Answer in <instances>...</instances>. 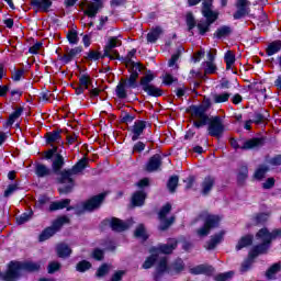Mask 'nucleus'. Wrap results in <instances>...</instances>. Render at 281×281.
I'll use <instances>...</instances> for the list:
<instances>
[{
  "mask_svg": "<svg viewBox=\"0 0 281 281\" xmlns=\"http://www.w3.org/2000/svg\"><path fill=\"white\" fill-rule=\"evenodd\" d=\"M91 85H92V80L89 74H83L79 76V83L76 87H72V89H75V94L77 95L83 94V91L89 90V87Z\"/></svg>",
  "mask_w": 281,
  "mask_h": 281,
  "instance_id": "6ab92c4d",
  "label": "nucleus"
},
{
  "mask_svg": "<svg viewBox=\"0 0 281 281\" xmlns=\"http://www.w3.org/2000/svg\"><path fill=\"white\" fill-rule=\"evenodd\" d=\"M18 190H20V184L12 183V184L8 186V188L5 189V192L3 193V196L8 198V196L12 195V193H14Z\"/></svg>",
  "mask_w": 281,
  "mask_h": 281,
  "instance_id": "69168bd1",
  "label": "nucleus"
},
{
  "mask_svg": "<svg viewBox=\"0 0 281 281\" xmlns=\"http://www.w3.org/2000/svg\"><path fill=\"white\" fill-rule=\"evenodd\" d=\"M189 273L193 276H206L212 277L214 273V267L210 265H198L189 270Z\"/></svg>",
  "mask_w": 281,
  "mask_h": 281,
  "instance_id": "5701e85b",
  "label": "nucleus"
},
{
  "mask_svg": "<svg viewBox=\"0 0 281 281\" xmlns=\"http://www.w3.org/2000/svg\"><path fill=\"white\" fill-rule=\"evenodd\" d=\"M279 52H281V40L271 41V43H269V45H267V48L265 49L267 57L277 55L279 54Z\"/></svg>",
  "mask_w": 281,
  "mask_h": 281,
  "instance_id": "2f4dec72",
  "label": "nucleus"
},
{
  "mask_svg": "<svg viewBox=\"0 0 281 281\" xmlns=\"http://www.w3.org/2000/svg\"><path fill=\"white\" fill-rule=\"evenodd\" d=\"M61 265L57 261L48 262V274H54L57 271H60Z\"/></svg>",
  "mask_w": 281,
  "mask_h": 281,
  "instance_id": "0e129e2a",
  "label": "nucleus"
},
{
  "mask_svg": "<svg viewBox=\"0 0 281 281\" xmlns=\"http://www.w3.org/2000/svg\"><path fill=\"white\" fill-rule=\"evenodd\" d=\"M82 52V46H76L74 48L65 47V54H60L57 50H55V54L57 55V61H60V64L65 66L78 59Z\"/></svg>",
  "mask_w": 281,
  "mask_h": 281,
  "instance_id": "9d476101",
  "label": "nucleus"
},
{
  "mask_svg": "<svg viewBox=\"0 0 281 281\" xmlns=\"http://www.w3.org/2000/svg\"><path fill=\"white\" fill-rule=\"evenodd\" d=\"M222 217L216 214H205L203 226L198 228L196 234L200 237H207L212 229L220 228Z\"/></svg>",
  "mask_w": 281,
  "mask_h": 281,
  "instance_id": "39448f33",
  "label": "nucleus"
},
{
  "mask_svg": "<svg viewBox=\"0 0 281 281\" xmlns=\"http://www.w3.org/2000/svg\"><path fill=\"white\" fill-rule=\"evenodd\" d=\"M55 250L57 254V258L66 259L69 258V256L71 255V248H69V246H67L66 244L57 245Z\"/></svg>",
  "mask_w": 281,
  "mask_h": 281,
  "instance_id": "4c0bfd02",
  "label": "nucleus"
},
{
  "mask_svg": "<svg viewBox=\"0 0 281 281\" xmlns=\"http://www.w3.org/2000/svg\"><path fill=\"white\" fill-rule=\"evenodd\" d=\"M160 167H162V157L159 154H155L148 158L145 170L146 172H156Z\"/></svg>",
  "mask_w": 281,
  "mask_h": 281,
  "instance_id": "aec40b11",
  "label": "nucleus"
},
{
  "mask_svg": "<svg viewBox=\"0 0 281 281\" xmlns=\"http://www.w3.org/2000/svg\"><path fill=\"white\" fill-rule=\"evenodd\" d=\"M159 35H162V29L159 26H155L148 34L146 35V40L148 44H155L159 38Z\"/></svg>",
  "mask_w": 281,
  "mask_h": 281,
  "instance_id": "58836bf2",
  "label": "nucleus"
},
{
  "mask_svg": "<svg viewBox=\"0 0 281 281\" xmlns=\"http://www.w3.org/2000/svg\"><path fill=\"white\" fill-rule=\"evenodd\" d=\"M126 274L124 270L116 271L112 273V277L110 278V281H122V278Z\"/></svg>",
  "mask_w": 281,
  "mask_h": 281,
  "instance_id": "774afa93",
  "label": "nucleus"
},
{
  "mask_svg": "<svg viewBox=\"0 0 281 281\" xmlns=\"http://www.w3.org/2000/svg\"><path fill=\"white\" fill-rule=\"evenodd\" d=\"M105 57H110V50H103V53H100L95 49H90L89 52H86L83 60L88 63H95L100 59H105Z\"/></svg>",
  "mask_w": 281,
  "mask_h": 281,
  "instance_id": "4be33fe9",
  "label": "nucleus"
},
{
  "mask_svg": "<svg viewBox=\"0 0 281 281\" xmlns=\"http://www.w3.org/2000/svg\"><path fill=\"white\" fill-rule=\"evenodd\" d=\"M29 5H32L35 10H38L44 13H48L50 10V7H53L52 0H32Z\"/></svg>",
  "mask_w": 281,
  "mask_h": 281,
  "instance_id": "393cba45",
  "label": "nucleus"
},
{
  "mask_svg": "<svg viewBox=\"0 0 281 281\" xmlns=\"http://www.w3.org/2000/svg\"><path fill=\"white\" fill-rule=\"evenodd\" d=\"M147 198H148V194L146 193V191L138 190L134 192V194L132 195V206L134 207L143 206L144 204H146Z\"/></svg>",
  "mask_w": 281,
  "mask_h": 281,
  "instance_id": "bb28decb",
  "label": "nucleus"
},
{
  "mask_svg": "<svg viewBox=\"0 0 281 281\" xmlns=\"http://www.w3.org/2000/svg\"><path fill=\"white\" fill-rule=\"evenodd\" d=\"M110 227L114 233H123L128 229V225L117 217L105 218L100 222V228Z\"/></svg>",
  "mask_w": 281,
  "mask_h": 281,
  "instance_id": "9b49d317",
  "label": "nucleus"
},
{
  "mask_svg": "<svg viewBox=\"0 0 281 281\" xmlns=\"http://www.w3.org/2000/svg\"><path fill=\"white\" fill-rule=\"evenodd\" d=\"M34 175L41 179L50 177L52 175H55V172H53V168H48L43 164H36L34 167Z\"/></svg>",
  "mask_w": 281,
  "mask_h": 281,
  "instance_id": "c85d7f7f",
  "label": "nucleus"
},
{
  "mask_svg": "<svg viewBox=\"0 0 281 281\" xmlns=\"http://www.w3.org/2000/svg\"><path fill=\"white\" fill-rule=\"evenodd\" d=\"M268 171H269V167H267L266 165H261L259 166V168L255 170L254 177L257 181H260L265 179V175H267Z\"/></svg>",
  "mask_w": 281,
  "mask_h": 281,
  "instance_id": "864d4df0",
  "label": "nucleus"
},
{
  "mask_svg": "<svg viewBox=\"0 0 281 281\" xmlns=\"http://www.w3.org/2000/svg\"><path fill=\"white\" fill-rule=\"evenodd\" d=\"M234 278V271H228L214 276V281H228Z\"/></svg>",
  "mask_w": 281,
  "mask_h": 281,
  "instance_id": "680f3d73",
  "label": "nucleus"
},
{
  "mask_svg": "<svg viewBox=\"0 0 281 281\" xmlns=\"http://www.w3.org/2000/svg\"><path fill=\"white\" fill-rule=\"evenodd\" d=\"M148 125L149 124L146 121H135L134 125L132 126V142H137L140 139L143 131H146Z\"/></svg>",
  "mask_w": 281,
  "mask_h": 281,
  "instance_id": "412c9836",
  "label": "nucleus"
},
{
  "mask_svg": "<svg viewBox=\"0 0 281 281\" xmlns=\"http://www.w3.org/2000/svg\"><path fill=\"white\" fill-rule=\"evenodd\" d=\"M61 134H63L61 128L53 130L46 133V135H44V139H46V145L60 143L63 140Z\"/></svg>",
  "mask_w": 281,
  "mask_h": 281,
  "instance_id": "a878e982",
  "label": "nucleus"
},
{
  "mask_svg": "<svg viewBox=\"0 0 281 281\" xmlns=\"http://www.w3.org/2000/svg\"><path fill=\"white\" fill-rule=\"evenodd\" d=\"M65 224H69V218L67 216H60L53 221L50 226L44 229L60 231Z\"/></svg>",
  "mask_w": 281,
  "mask_h": 281,
  "instance_id": "e433bc0d",
  "label": "nucleus"
},
{
  "mask_svg": "<svg viewBox=\"0 0 281 281\" xmlns=\"http://www.w3.org/2000/svg\"><path fill=\"white\" fill-rule=\"evenodd\" d=\"M205 75H214L216 72V66L212 61H205Z\"/></svg>",
  "mask_w": 281,
  "mask_h": 281,
  "instance_id": "338daca9",
  "label": "nucleus"
},
{
  "mask_svg": "<svg viewBox=\"0 0 281 281\" xmlns=\"http://www.w3.org/2000/svg\"><path fill=\"white\" fill-rule=\"evenodd\" d=\"M200 13L205 18V21H200V23H214L220 19V12L212 11V0L203 1V8Z\"/></svg>",
  "mask_w": 281,
  "mask_h": 281,
  "instance_id": "2eb2a0df",
  "label": "nucleus"
},
{
  "mask_svg": "<svg viewBox=\"0 0 281 281\" xmlns=\"http://www.w3.org/2000/svg\"><path fill=\"white\" fill-rule=\"evenodd\" d=\"M250 18V2L248 0H236V12H234V20L238 21Z\"/></svg>",
  "mask_w": 281,
  "mask_h": 281,
  "instance_id": "dca6fc26",
  "label": "nucleus"
},
{
  "mask_svg": "<svg viewBox=\"0 0 281 281\" xmlns=\"http://www.w3.org/2000/svg\"><path fill=\"white\" fill-rule=\"evenodd\" d=\"M63 167H65V158L57 155L55 160H53L50 168H53L55 176H60L57 178V183H67L65 187L57 188V193H60V195H67L71 193V190H74V179L71 176L79 175L86 170V168H89V158L83 157L79 159L77 164L72 165V168L63 169Z\"/></svg>",
  "mask_w": 281,
  "mask_h": 281,
  "instance_id": "f03ea898",
  "label": "nucleus"
},
{
  "mask_svg": "<svg viewBox=\"0 0 281 281\" xmlns=\"http://www.w3.org/2000/svg\"><path fill=\"white\" fill-rule=\"evenodd\" d=\"M269 117V112L265 109L255 111L252 113V119L246 121L248 124H255V125H261L267 122V119Z\"/></svg>",
  "mask_w": 281,
  "mask_h": 281,
  "instance_id": "b1692460",
  "label": "nucleus"
},
{
  "mask_svg": "<svg viewBox=\"0 0 281 281\" xmlns=\"http://www.w3.org/2000/svg\"><path fill=\"white\" fill-rule=\"evenodd\" d=\"M214 24V22H195V18L193 16L192 12L186 13V27L187 31L190 33L194 30L198 29V34L200 36H205L207 32H210V26Z\"/></svg>",
  "mask_w": 281,
  "mask_h": 281,
  "instance_id": "0eeeda50",
  "label": "nucleus"
},
{
  "mask_svg": "<svg viewBox=\"0 0 281 281\" xmlns=\"http://www.w3.org/2000/svg\"><path fill=\"white\" fill-rule=\"evenodd\" d=\"M57 229H44L41 232V234H38V243H45L46 240L50 239V237L55 236V234H57Z\"/></svg>",
  "mask_w": 281,
  "mask_h": 281,
  "instance_id": "c03bdc74",
  "label": "nucleus"
},
{
  "mask_svg": "<svg viewBox=\"0 0 281 281\" xmlns=\"http://www.w3.org/2000/svg\"><path fill=\"white\" fill-rule=\"evenodd\" d=\"M171 212V204L166 203L161 209L160 212L157 213V221H160V224L157 225V231L167 232L171 225L175 224L176 217L167 215Z\"/></svg>",
  "mask_w": 281,
  "mask_h": 281,
  "instance_id": "6e6552de",
  "label": "nucleus"
},
{
  "mask_svg": "<svg viewBox=\"0 0 281 281\" xmlns=\"http://www.w3.org/2000/svg\"><path fill=\"white\" fill-rule=\"evenodd\" d=\"M268 218H269V214L257 213V214H255L254 222L256 225H262V224L267 223Z\"/></svg>",
  "mask_w": 281,
  "mask_h": 281,
  "instance_id": "052dcab7",
  "label": "nucleus"
},
{
  "mask_svg": "<svg viewBox=\"0 0 281 281\" xmlns=\"http://www.w3.org/2000/svg\"><path fill=\"white\" fill-rule=\"evenodd\" d=\"M91 258H93L95 261H102L105 259V251L100 248H94L91 252Z\"/></svg>",
  "mask_w": 281,
  "mask_h": 281,
  "instance_id": "bf43d9fd",
  "label": "nucleus"
},
{
  "mask_svg": "<svg viewBox=\"0 0 281 281\" xmlns=\"http://www.w3.org/2000/svg\"><path fill=\"white\" fill-rule=\"evenodd\" d=\"M228 98H232V93L224 92V93H214L212 95V100L214 104H224L228 102Z\"/></svg>",
  "mask_w": 281,
  "mask_h": 281,
  "instance_id": "79ce46f5",
  "label": "nucleus"
},
{
  "mask_svg": "<svg viewBox=\"0 0 281 281\" xmlns=\"http://www.w3.org/2000/svg\"><path fill=\"white\" fill-rule=\"evenodd\" d=\"M69 203H71L69 199L53 201L48 206V212L53 213L55 211L67 210V212L75 211V215H77V210H82V207L69 206Z\"/></svg>",
  "mask_w": 281,
  "mask_h": 281,
  "instance_id": "a211bd4d",
  "label": "nucleus"
},
{
  "mask_svg": "<svg viewBox=\"0 0 281 281\" xmlns=\"http://www.w3.org/2000/svg\"><path fill=\"white\" fill-rule=\"evenodd\" d=\"M158 257L159 256L156 254H150V256H148V258H146V261H143V265L140 266V268L146 269V270L151 269L155 266V263L157 262Z\"/></svg>",
  "mask_w": 281,
  "mask_h": 281,
  "instance_id": "de8ad7c7",
  "label": "nucleus"
},
{
  "mask_svg": "<svg viewBox=\"0 0 281 281\" xmlns=\"http://www.w3.org/2000/svg\"><path fill=\"white\" fill-rule=\"evenodd\" d=\"M212 108L210 98H203L200 104H191L186 108V113L191 114V117L198 119L193 121V128L200 130L207 126V136L221 139L226 131L224 122L220 115L209 116L207 111Z\"/></svg>",
  "mask_w": 281,
  "mask_h": 281,
  "instance_id": "f257e3e1",
  "label": "nucleus"
},
{
  "mask_svg": "<svg viewBox=\"0 0 281 281\" xmlns=\"http://www.w3.org/2000/svg\"><path fill=\"white\" fill-rule=\"evenodd\" d=\"M22 271L38 273L41 271V261H10L5 273H3V281H18L22 277Z\"/></svg>",
  "mask_w": 281,
  "mask_h": 281,
  "instance_id": "20e7f679",
  "label": "nucleus"
},
{
  "mask_svg": "<svg viewBox=\"0 0 281 281\" xmlns=\"http://www.w3.org/2000/svg\"><path fill=\"white\" fill-rule=\"evenodd\" d=\"M266 142V137H252L246 142H243V146H240L238 145V140H236V138H231V140H228V144L232 145V148H234V150H254L262 148Z\"/></svg>",
  "mask_w": 281,
  "mask_h": 281,
  "instance_id": "423d86ee",
  "label": "nucleus"
},
{
  "mask_svg": "<svg viewBox=\"0 0 281 281\" xmlns=\"http://www.w3.org/2000/svg\"><path fill=\"white\" fill-rule=\"evenodd\" d=\"M67 42L69 43V45L79 44V35L77 31H74V30L67 31Z\"/></svg>",
  "mask_w": 281,
  "mask_h": 281,
  "instance_id": "5fc2aeb1",
  "label": "nucleus"
},
{
  "mask_svg": "<svg viewBox=\"0 0 281 281\" xmlns=\"http://www.w3.org/2000/svg\"><path fill=\"white\" fill-rule=\"evenodd\" d=\"M108 273H110V266H108V263L100 265V267H98L95 270V278H103L108 276Z\"/></svg>",
  "mask_w": 281,
  "mask_h": 281,
  "instance_id": "6e6d98bb",
  "label": "nucleus"
},
{
  "mask_svg": "<svg viewBox=\"0 0 281 281\" xmlns=\"http://www.w3.org/2000/svg\"><path fill=\"white\" fill-rule=\"evenodd\" d=\"M234 33V30L232 26L228 25H222L217 27V31H214L213 36L214 38L222 40V38H227L228 36H232Z\"/></svg>",
  "mask_w": 281,
  "mask_h": 281,
  "instance_id": "7c9ffc66",
  "label": "nucleus"
},
{
  "mask_svg": "<svg viewBox=\"0 0 281 281\" xmlns=\"http://www.w3.org/2000/svg\"><path fill=\"white\" fill-rule=\"evenodd\" d=\"M224 63L226 64V71L232 70V66L236 64V55L232 50L224 53Z\"/></svg>",
  "mask_w": 281,
  "mask_h": 281,
  "instance_id": "ea45409f",
  "label": "nucleus"
},
{
  "mask_svg": "<svg viewBox=\"0 0 281 281\" xmlns=\"http://www.w3.org/2000/svg\"><path fill=\"white\" fill-rule=\"evenodd\" d=\"M32 216H34L33 210H29V212L22 213L20 217H18V225H24V223H27L32 220Z\"/></svg>",
  "mask_w": 281,
  "mask_h": 281,
  "instance_id": "4d7b16f0",
  "label": "nucleus"
},
{
  "mask_svg": "<svg viewBox=\"0 0 281 281\" xmlns=\"http://www.w3.org/2000/svg\"><path fill=\"white\" fill-rule=\"evenodd\" d=\"M178 79L173 76H171V74L167 72L165 74V77H162V85L169 87L171 86L172 83L177 82Z\"/></svg>",
  "mask_w": 281,
  "mask_h": 281,
  "instance_id": "e2e57ef3",
  "label": "nucleus"
},
{
  "mask_svg": "<svg viewBox=\"0 0 281 281\" xmlns=\"http://www.w3.org/2000/svg\"><path fill=\"white\" fill-rule=\"evenodd\" d=\"M23 112H24V108L20 106L15 109L14 112L10 113L7 122L8 126H12V124H14V121H16L18 119H20V116H22Z\"/></svg>",
  "mask_w": 281,
  "mask_h": 281,
  "instance_id": "8fccbe9b",
  "label": "nucleus"
},
{
  "mask_svg": "<svg viewBox=\"0 0 281 281\" xmlns=\"http://www.w3.org/2000/svg\"><path fill=\"white\" fill-rule=\"evenodd\" d=\"M255 239L262 240V243H271L272 240L281 237V228H277L274 231L269 232L267 227L259 228L257 233H255Z\"/></svg>",
  "mask_w": 281,
  "mask_h": 281,
  "instance_id": "f8f14e48",
  "label": "nucleus"
},
{
  "mask_svg": "<svg viewBox=\"0 0 281 281\" xmlns=\"http://www.w3.org/2000/svg\"><path fill=\"white\" fill-rule=\"evenodd\" d=\"M134 237L139 238L143 241L148 240V234H146V226H143V224H138V226L134 231Z\"/></svg>",
  "mask_w": 281,
  "mask_h": 281,
  "instance_id": "09e8293b",
  "label": "nucleus"
},
{
  "mask_svg": "<svg viewBox=\"0 0 281 281\" xmlns=\"http://www.w3.org/2000/svg\"><path fill=\"white\" fill-rule=\"evenodd\" d=\"M92 265L89 260H81L77 262L76 270L79 273H85L86 271L91 270Z\"/></svg>",
  "mask_w": 281,
  "mask_h": 281,
  "instance_id": "603ef678",
  "label": "nucleus"
},
{
  "mask_svg": "<svg viewBox=\"0 0 281 281\" xmlns=\"http://www.w3.org/2000/svg\"><path fill=\"white\" fill-rule=\"evenodd\" d=\"M179 58H181V48L177 49V53L171 54L167 66L169 68H175L176 70H179V65L177 64V61H179Z\"/></svg>",
  "mask_w": 281,
  "mask_h": 281,
  "instance_id": "a18cd8bd",
  "label": "nucleus"
},
{
  "mask_svg": "<svg viewBox=\"0 0 281 281\" xmlns=\"http://www.w3.org/2000/svg\"><path fill=\"white\" fill-rule=\"evenodd\" d=\"M177 247H178V241L176 239H171V240H169V243L158 244L157 247L150 248V255L169 256V255H171V252H175Z\"/></svg>",
  "mask_w": 281,
  "mask_h": 281,
  "instance_id": "ddd939ff",
  "label": "nucleus"
},
{
  "mask_svg": "<svg viewBox=\"0 0 281 281\" xmlns=\"http://www.w3.org/2000/svg\"><path fill=\"white\" fill-rule=\"evenodd\" d=\"M270 248H271V241L259 243V244L252 246V248H250V251H248V258H250V260H252L259 256H265L269 252Z\"/></svg>",
  "mask_w": 281,
  "mask_h": 281,
  "instance_id": "f3484780",
  "label": "nucleus"
},
{
  "mask_svg": "<svg viewBox=\"0 0 281 281\" xmlns=\"http://www.w3.org/2000/svg\"><path fill=\"white\" fill-rule=\"evenodd\" d=\"M105 202V193H98L89 200L83 201L81 209H77V216H81L83 212H93L100 209L102 203Z\"/></svg>",
  "mask_w": 281,
  "mask_h": 281,
  "instance_id": "1a4fd4ad",
  "label": "nucleus"
},
{
  "mask_svg": "<svg viewBox=\"0 0 281 281\" xmlns=\"http://www.w3.org/2000/svg\"><path fill=\"white\" fill-rule=\"evenodd\" d=\"M245 180H248V166L240 165L238 168V173L236 175V183L238 187H243Z\"/></svg>",
  "mask_w": 281,
  "mask_h": 281,
  "instance_id": "f704fd0d",
  "label": "nucleus"
},
{
  "mask_svg": "<svg viewBox=\"0 0 281 281\" xmlns=\"http://www.w3.org/2000/svg\"><path fill=\"white\" fill-rule=\"evenodd\" d=\"M155 273H167L169 276H179V273H175V270H171L167 263V258L160 259L157 262V267L155 268Z\"/></svg>",
  "mask_w": 281,
  "mask_h": 281,
  "instance_id": "c756f323",
  "label": "nucleus"
},
{
  "mask_svg": "<svg viewBox=\"0 0 281 281\" xmlns=\"http://www.w3.org/2000/svg\"><path fill=\"white\" fill-rule=\"evenodd\" d=\"M131 58L133 57H121L117 60L126 65H132V67L128 68V82H134V80L138 78L140 71H143V65L140 63L131 60Z\"/></svg>",
  "mask_w": 281,
  "mask_h": 281,
  "instance_id": "4468645a",
  "label": "nucleus"
},
{
  "mask_svg": "<svg viewBox=\"0 0 281 281\" xmlns=\"http://www.w3.org/2000/svg\"><path fill=\"white\" fill-rule=\"evenodd\" d=\"M122 46V41L117 38V36H112L108 40V44L103 47V52H111L114 48Z\"/></svg>",
  "mask_w": 281,
  "mask_h": 281,
  "instance_id": "a19ab883",
  "label": "nucleus"
},
{
  "mask_svg": "<svg viewBox=\"0 0 281 281\" xmlns=\"http://www.w3.org/2000/svg\"><path fill=\"white\" fill-rule=\"evenodd\" d=\"M179 186V176L175 175L169 177L167 180V189L169 192L175 193L177 191V187Z\"/></svg>",
  "mask_w": 281,
  "mask_h": 281,
  "instance_id": "3c124183",
  "label": "nucleus"
},
{
  "mask_svg": "<svg viewBox=\"0 0 281 281\" xmlns=\"http://www.w3.org/2000/svg\"><path fill=\"white\" fill-rule=\"evenodd\" d=\"M168 267L175 271V274H181L186 270V263H183V259L181 258L175 259Z\"/></svg>",
  "mask_w": 281,
  "mask_h": 281,
  "instance_id": "c9c22d12",
  "label": "nucleus"
},
{
  "mask_svg": "<svg viewBox=\"0 0 281 281\" xmlns=\"http://www.w3.org/2000/svg\"><path fill=\"white\" fill-rule=\"evenodd\" d=\"M57 156L63 157V155L57 153V146H53V148L44 151V159L52 160L53 158L56 159Z\"/></svg>",
  "mask_w": 281,
  "mask_h": 281,
  "instance_id": "13d9d810",
  "label": "nucleus"
},
{
  "mask_svg": "<svg viewBox=\"0 0 281 281\" xmlns=\"http://www.w3.org/2000/svg\"><path fill=\"white\" fill-rule=\"evenodd\" d=\"M279 271H281V263H274V265H271L269 269H267V272L265 273V276L267 277V280H274L276 277L273 276H277Z\"/></svg>",
  "mask_w": 281,
  "mask_h": 281,
  "instance_id": "49530a36",
  "label": "nucleus"
},
{
  "mask_svg": "<svg viewBox=\"0 0 281 281\" xmlns=\"http://www.w3.org/2000/svg\"><path fill=\"white\" fill-rule=\"evenodd\" d=\"M100 9H102V4L91 3L89 8L83 11V15L88 16L89 19H94Z\"/></svg>",
  "mask_w": 281,
  "mask_h": 281,
  "instance_id": "37998d69",
  "label": "nucleus"
},
{
  "mask_svg": "<svg viewBox=\"0 0 281 281\" xmlns=\"http://www.w3.org/2000/svg\"><path fill=\"white\" fill-rule=\"evenodd\" d=\"M214 187V177L212 176H206L205 179H203V182L200 183V188H202V193L203 195L210 194V191H212V188Z\"/></svg>",
  "mask_w": 281,
  "mask_h": 281,
  "instance_id": "72a5a7b5",
  "label": "nucleus"
},
{
  "mask_svg": "<svg viewBox=\"0 0 281 281\" xmlns=\"http://www.w3.org/2000/svg\"><path fill=\"white\" fill-rule=\"evenodd\" d=\"M153 80H155V75H153L150 70H148V74H146V76L140 77V80H138V78H135L134 81H128V78H122L120 79L117 87L114 88V95H116L120 100H124L126 99V89L134 90L140 87V90L145 92L148 97H162V89H159L158 87L153 85Z\"/></svg>",
  "mask_w": 281,
  "mask_h": 281,
  "instance_id": "7ed1b4c3",
  "label": "nucleus"
},
{
  "mask_svg": "<svg viewBox=\"0 0 281 281\" xmlns=\"http://www.w3.org/2000/svg\"><path fill=\"white\" fill-rule=\"evenodd\" d=\"M254 238L255 236H252V234L240 237V239H238V243L236 244V251H240L244 248L252 246Z\"/></svg>",
  "mask_w": 281,
  "mask_h": 281,
  "instance_id": "473e14b6",
  "label": "nucleus"
},
{
  "mask_svg": "<svg viewBox=\"0 0 281 281\" xmlns=\"http://www.w3.org/2000/svg\"><path fill=\"white\" fill-rule=\"evenodd\" d=\"M225 232L221 231L220 233H216L210 237V240H207V246H205L206 250H214L217 245H220L224 240Z\"/></svg>",
  "mask_w": 281,
  "mask_h": 281,
  "instance_id": "cd10ccee",
  "label": "nucleus"
}]
</instances>
